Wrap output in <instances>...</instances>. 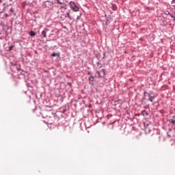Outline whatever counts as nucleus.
Returning <instances> with one entry per match:
<instances>
[{
	"label": "nucleus",
	"instance_id": "f3484780",
	"mask_svg": "<svg viewBox=\"0 0 175 175\" xmlns=\"http://www.w3.org/2000/svg\"><path fill=\"white\" fill-rule=\"evenodd\" d=\"M6 17H8V14H6Z\"/></svg>",
	"mask_w": 175,
	"mask_h": 175
},
{
	"label": "nucleus",
	"instance_id": "dca6fc26",
	"mask_svg": "<svg viewBox=\"0 0 175 175\" xmlns=\"http://www.w3.org/2000/svg\"><path fill=\"white\" fill-rule=\"evenodd\" d=\"M172 3H175V0H173V1H172Z\"/></svg>",
	"mask_w": 175,
	"mask_h": 175
},
{
	"label": "nucleus",
	"instance_id": "9d476101",
	"mask_svg": "<svg viewBox=\"0 0 175 175\" xmlns=\"http://www.w3.org/2000/svg\"><path fill=\"white\" fill-rule=\"evenodd\" d=\"M14 47V45H11L9 47V51H12L13 50V48Z\"/></svg>",
	"mask_w": 175,
	"mask_h": 175
},
{
	"label": "nucleus",
	"instance_id": "423d86ee",
	"mask_svg": "<svg viewBox=\"0 0 175 175\" xmlns=\"http://www.w3.org/2000/svg\"><path fill=\"white\" fill-rule=\"evenodd\" d=\"M59 5H65V0H55Z\"/></svg>",
	"mask_w": 175,
	"mask_h": 175
},
{
	"label": "nucleus",
	"instance_id": "2eb2a0df",
	"mask_svg": "<svg viewBox=\"0 0 175 175\" xmlns=\"http://www.w3.org/2000/svg\"><path fill=\"white\" fill-rule=\"evenodd\" d=\"M144 113H146V111H142V114H144Z\"/></svg>",
	"mask_w": 175,
	"mask_h": 175
},
{
	"label": "nucleus",
	"instance_id": "7ed1b4c3",
	"mask_svg": "<svg viewBox=\"0 0 175 175\" xmlns=\"http://www.w3.org/2000/svg\"><path fill=\"white\" fill-rule=\"evenodd\" d=\"M148 98H149V100L150 102H153L154 100L155 99V96L154 95V94H150L148 95Z\"/></svg>",
	"mask_w": 175,
	"mask_h": 175
},
{
	"label": "nucleus",
	"instance_id": "a211bd4d",
	"mask_svg": "<svg viewBox=\"0 0 175 175\" xmlns=\"http://www.w3.org/2000/svg\"><path fill=\"white\" fill-rule=\"evenodd\" d=\"M171 17H172V18H173V16H172V15H171Z\"/></svg>",
	"mask_w": 175,
	"mask_h": 175
},
{
	"label": "nucleus",
	"instance_id": "f8f14e48",
	"mask_svg": "<svg viewBox=\"0 0 175 175\" xmlns=\"http://www.w3.org/2000/svg\"><path fill=\"white\" fill-rule=\"evenodd\" d=\"M89 80H91V81H92V80H94V77H90L89 78Z\"/></svg>",
	"mask_w": 175,
	"mask_h": 175
},
{
	"label": "nucleus",
	"instance_id": "4468645a",
	"mask_svg": "<svg viewBox=\"0 0 175 175\" xmlns=\"http://www.w3.org/2000/svg\"><path fill=\"white\" fill-rule=\"evenodd\" d=\"M165 14H170V13L169 12H167L166 13H165Z\"/></svg>",
	"mask_w": 175,
	"mask_h": 175
},
{
	"label": "nucleus",
	"instance_id": "39448f33",
	"mask_svg": "<svg viewBox=\"0 0 175 175\" xmlns=\"http://www.w3.org/2000/svg\"><path fill=\"white\" fill-rule=\"evenodd\" d=\"M66 9H68V6L66 5H62L61 8H60V10L62 13H65V10H66Z\"/></svg>",
	"mask_w": 175,
	"mask_h": 175
},
{
	"label": "nucleus",
	"instance_id": "0eeeda50",
	"mask_svg": "<svg viewBox=\"0 0 175 175\" xmlns=\"http://www.w3.org/2000/svg\"><path fill=\"white\" fill-rule=\"evenodd\" d=\"M171 124L175 125V116L172 117V119L171 120Z\"/></svg>",
	"mask_w": 175,
	"mask_h": 175
},
{
	"label": "nucleus",
	"instance_id": "f03ea898",
	"mask_svg": "<svg viewBox=\"0 0 175 175\" xmlns=\"http://www.w3.org/2000/svg\"><path fill=\"white\" fill-rule=\"evenodd\" d=\"M97 74L98 77H105V75H106L105 72V69H102L101 70L98 71Z\"/></svg>",
	"mask_w": 175,
	"mask_h": 175
},
{
	"label": "nucleus",
	"instance_id": "20e7f679",
	"mask_svg": "<svg viewBox=\"0 0 175 175\" xmlns=\"http://www.w3.org/2000/svg\"><path fill=\"white\" fill-rule=\"evenodd\" d=\"M46 33H47V29H44V30L41 33V36H43V38H47Z\"/></svg>",
	"mask_w": 175,
	"mask_h": 175
},
{
	"label": "nucleus",
	"instance_id": "ddd939ff",
	"mask_svg": "<svg viewBox=\"0 0 175 175\" xmlns=\"http://www.w3.org/2000/svg\"><path fill=\"white\" fill-rule=\"evenodd\" d=\"M10 10L11 13H13V12H14V11H13V8H10Z\"/></svg>",
	"mask_w": 175,
	"mask_h": 175
},
{
	"label": "nucleus",
	"instance_id": "6e6552de",
	"mask_svg": "<svg viewBox=\"0 0 175 175\" xmlns=\"http://www.w3.org/2000/svg\"><path fill=\"white\" fill-rule=\"evenodd\" d=\"M65 17H68V18H69L70 20H72V18L70 17V15L69 14V12H68L66 15Z\"/></svg>",
	"mask_w": 175,
	"mask_h": 175
},
{
	"label": "nucleus",
	"instance_id": "1a4fd4ad",
	"mask_svg": "<svg viewBox=\"0 0 175 175\" xmlns=\"http://www.w3.org/2000/svg\"><path fill=\"white\" fill-rule=\"evenodd\" d=\"M29 35H30V36H35V35H36V33L33 31H30Z\"/></svg>",
	"mask_w": 175,
	"mask_h": 175
},
{
	"label": "nucleus",
	"instance_id": "f257e3e1",
	"mask_svg": "<svg viewBox=\"0 0 175 175\" xmlns=\"http://www.w3.org/2000/svg\"><path fill=\"white\" fill-rule=\"evenodd\" d=\"M70 5V9L72 10V12H79V7L77 6V5H76L75 2L73 1H70L69 3Z\"/></svg>",
	"mask_w": 175,
	"mask_h": 175
},
{
	"label": "nucleus",
	"instance_id": "9b49d317",
	"mask_svg": "<svg viewBox=\"0 0 175 175\" xmlns=\"http://www.w3.org/2000/svg\"><path fill=\"white\" fill-rule=\"evenodd\" d=\"M55 55H57L55 54V53H53L51 54V56H52V57H55Z\"/></svg>",
	"mask_w": 175,
	"mask_h": 175
}]
</instances>
